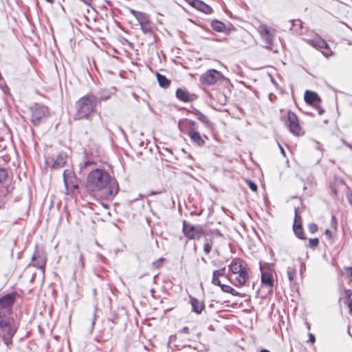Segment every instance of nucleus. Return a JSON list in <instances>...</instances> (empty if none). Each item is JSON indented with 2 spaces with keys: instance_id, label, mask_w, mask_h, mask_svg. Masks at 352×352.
Here are the masks:
<instances>
[{
  "instance_id": "1",
  "label": "nucleus",
  "mask_w": 352,
  "mask_h": 352,
  "mask_svg": "<svg viewBox=\"0 0 352 352\" xmlns=\"http://www.w3.org/2000/svg\"><path fill=\"white\" fill-rule=\"evenodd\" d=\"M86 189L92 195H100L104 199L113 197L118 192L116 180L104 169L95 168L87 175Z\"/></svg>"
},
{
  "instance_id": "2",
  "label": "nucleus",
  "mask_w": 352,
  "mask_h": 352,
  "mask_svg": "<svg viewBox=\"0 0 352 352\" xmlns=\"http://www.w3.org/2000/svg\"><path fill=\"white\" fill-rule=\"evenodd\" d=\"M16 293L12 292L0 298V336L7 346L12 344V338L18 326L11 316Z\"/></svg>"
},
{
  "instance_id": "3",
  "label": "nucleus",
  "mask_w": 352,
  "mask_h": 352,
  "mask_svg": "<svg viewBox=\"0 0 352 352\" xmlns=\"http://www.w3.org/2000/svg\"><path fill=\"white\" fill-rule=\"evenodd\" d=\"M178 128L182 133L188 134L191 142L197 146H204L206 140H208L206 135L200 134L198 131V124L195 121L188 119L180 120L178 122Z\"/></svg>"
},
{
  "instance_id": "4",
  "label": "nucleus",
  "mask_w": 352,
  "mask_h": 352,
  "mask_svg": "<svg viewBox=\"0 0 352 352\" xmlns=\"http://www.w3.org/2000/svg\"><path fill=\"white\" fill-rule=\"evenodd\" d=\"M97 104V98L92 94H87L82 97L76 103V113L74 118L81 120L87 118L91 112L94 111Z\"/></svg>"
},
{
  "instance_id": "5",
  "label": "nucleus",
  "mask_w": 352,
  "mask_h": 352,
  "mask_svg": "<svg viewBox=\"0 0 352 352\" xmlns=\"http://www.w3.org/2000/svg\"><path fill=\"white\" fill-rule=\"evenodd\" d=\"M228 268L232 274H238L235 279L236 282L234 283L235 286L244 285L248 278V269L243 265L242 260L237 258H234L228 265Z\"/></svg>"
},
{
  "instance_id": "6",
  "label": "nucleus",
  "mask_w": 352,
  "mask_h": 352,
  "mask_svg": "<svg viewBox=\"0 0 352 352\" xmlns=\"http://www.w3.org/2000/svg\"><path fill=\"white\" fill-rule=\"evenodd\" d=\"M314 34V36L313 38H309L307 35L303 38V39L310 45L320 50L324 56L328 57L332 54V52L329 47L327 42L322 39L318 34Z\"/></svg>"
},
{
  "instance_id": "7",
  "label": "nucleus",
  "mask_w": 352,
  "mask_h": 352,
  "mask_svg": "<svg viewBox=\"0 0 352 352\" xmlns=\"http://www.w3.org/2000/svg\"><path fill=\"white\" fill-rule=\"evenodd\" d=\"M223 75L219 71L211 69L207 70L199 77V82L204 85H213L223 79Z\"/></svg>"
},
{
  "instance_id": "8",
  "label": "nucleus",
  "mask_w": 352,
  "mask_h": 352,
  "mask_svg": "<svg viewBox=\"0 0 352 352\" xmlns=\"http://www.w3.org/2000/svg\"><path fill=\"white\" fill-rule=\"evenodd\" d=\"M182 232L185 236L190 240L199 239L204 233L200 225L193 226L186 221H183Z\"/></svg>"
},
{
  "instance_id": "9",
  "label": "nucleus",
  "mask_w": 352,
  "mask_h": 352,
  "mask_svg": "<svg viewBox=\"0 0 352 352\" xmlns=\"http://www.w3.org/2000/svg\"><path fill=\"white\" fill-rule=\"evenodd\" d=\"M31 111V120L34 125H38L42 120L46 118L49 114L48 109L46 107L38 104H35L32 106Z\"/></svg>"
},
{
  "instance_id": "10",
  "label": "nucleus",
  "mask_w": 352,
  "mask_h": 352,
  "mask_svg": "<svg viewBox=\"0 0 352 352\" xmlns=\"http://www.w3.org/2000/svg\"><path fill=\"white\" fill-rule=\"evenodd\" d=\"M287 122L289 130L294 135L301 136L304 135L297 116L291 111L287 112Z\"/></svg>"
},
{
  "instance_id": "11",
  "label": "nucleus",
  "mask_w": 352,
  "mask_h": 352,
  "mask_svg": "<svg viewBox=\"0 0 352 352\" xmlns=\"http://www.w3.org/2000/svg\"><path fill=\"white\" fill-rule=\"evenodd\" d=\"M63 180L67 190H74L78 188V179L72 170L67 169L63 172Z\"/></svg>"
},
{
  "instance_id": "12",
  "label": "nucleus",
  "mask_w": 352,
  "mask_h": 352,
  "mask_svg": "<svg viewBox=\"0 0 352 352\" xmlns=\"http://www.w3.org/2000/svg\"><path fill=\"white\" fill-rule=\"evenodd\" d=\"M260 270L261 271L262 284L265 287L272 288L274 287V283L272 270L267 265H261Z\"/></svg>"
},
{
  "instance_id": "13",
  "label": "nucleus",
  "mask_w": 352,
  "mask_h": 352,
  "mask_svg": "<svg viewBox=\"0 0 352 352\" xmlns=\"http://www.w3.org/2000/svg\"><path fill=\"white\" fill-rule=\"evenodd\" d=\"M46 265V257L42 252L38 250L35 251L34 254L32 257V261L30 265H32L36 268H38L44 273L45 267Z\"/></svg>"
},
{
  "instance_id": "14",
  "label": "nucleus",
  "mask_w": 352,
  "mask_h": 352,
  "mask_svg": "<svg viewBox=\"0 0 352 352\" xmlns=\"http://www.w3.org/2000/svg\"><path fill=\"white\" fill-rule=\"evenodd\" d=\"M291 24L290 31L298 35H305L306 28L303 26V23L299 19H294L289 21Z\"/></svg>"
},
{
  "instance_id": "15",
  "label": "nucleus",
  "mask_w": 352,
  "mask_h": 352,
  "mask_svg": "<svg viewBox=\"0 0 352 352\" xmlns=\"http://www.w3.org/2000/svg\"><path fill=\"white\" fill-rule=\"evenodd\" d=\"M187 1L190 6L204 13L210 14L212 12V8L201 0H187Z\"/></svg>"
},
{
  "instance_id": "16",
  "label": "nucleus",
  "mask_w": 352,
  "mask_h": 352,
  "mask_svg": "<svg viewBox=\"0 0 352 352\" xmlns=\"http://www.w3.org/2000/svg\"><path fill=\"white\" fill-rule=\"evenodd\" d=\"M189 303L191 305L192 311L197 314H200L205 308L203 300H200L192 296L189 297Z\"/></svg>"
},
{
  "instance_id": "17",
  "label": "nucleus",
  "mask_w": 352,
  "mask_h": 352,
  "mask_svg": "<svg viewBox=\"0 0 352 352\" xmlns=\"http://www.w3.org/2000/svg\"><path fill=\"white\" fill-rule=\"evenodd\" d=\"M176 97L182 102H191L196 99L195 94H190L187 90L179 88L176 91Z\"/></svg>"
},
{
  "instance_id": "18",
  "label": "nucleus",
  "mask_w": 352,
  "mask_h": 352,
  "mask_svg": "<svg viewBox=\"0 0 352 352\" xmlns=\"http://www.w3.org/2000/svg\"><path fill=\"white\" fill-rule=\"evenodd\" d=\"M298 219H300V217L296 214L295 221L293 226L294 232L298 238L304 239L305 238L304 236L303 229L300 223H298Z\"/></svg>"
},
{
  "instance_id": "19",
  "label": "nucleus",
  "mask_w": 352,
  "mask_h": 352,
  "mask_svg": "<svg viewBox=\"0 0 352 352\" xmlns=\"http://www.w3.org/2000/svg\"><path fill=\"white\" fill-rule=\"evenodd\" d=\"M131 12L138 20L140 25L147 23L148 22H150L149 16L147 14L141 12H138V11H135L133 10H131Z\"/></svg>"
},
{
  "instance_id": "20",
  "label": "nucleus",
  "mask_w": 352,
  "mask_h": 352,
  "mask_svg": "<svg viewBox=\"0 0 352 352\" xmlns=\"http://www.w3.org/2000/svg\"><path fill=\"white\" fill-rule=\"evenodd\" d=\"M305 101L308 104H313L320 100L317 94L311 91H306L305 93Z\"/></svg>"
},
{
  "instance_id": "21",
  "label": "nucleus",
  "mask_w": 352,
  "mask_h": 352,
  "mask_svg": "<svg viewBox=\"0 0 352 352\" xmlns=\"http://www.w3.org/2000/svg\"><path fill=\"white\" fill-rule=\"evenodd\" d=\"M66 163V155L60 154L54 160L52 164V168L55 169L63 167Z\"/></svg>"
},
{
  "instance_id": "22",
  "label": "nucleus",
  "mask_w": 352,
  "mask_h": 352,
  "mask_svg": "<svg viewBox=\"0 0 352 352\" xmlns=\"http://www.w3.org/2000/svg\"><path fill=\"white\" fill-rule=\"evenodd\" d=\"M157 79L159 85L163 88H167L170 84V81L167 78L159 73H157Z\"/></svg>"
},
{
  "instance_id": "23",
  "label": "nucleus",
  "mask_w": 352,
  "mask_h": 352,
  "mask_svg": "<svg viewBox=\"0 0 352 352\" xmlns=\"http://www.w3.org/2000/svg\"><path fill=\"white\" fill-rule=\"evenodd\" d=\"M296 274V269L294 265L287 267V275L289 280L292 283L294 280V278Z\"/></svg>"
},
{
  "instance_id": "24",
  "label": "nucleus",
  "mask_w": 352,
  "mask_h": 352,
  "mask_svg": "<svg viewBox=\"0 0 352 352\" xmlns=\"http://www.w3.org/2000/svg\"><path fill=\"white\" fill-rule=\"evenodd\" d=\"M220 287L221 288V290L223 292L231 294L232 295H233L234 296H239V293L238 292H236L231 286L221 284V286H220Z\"/></svg>"
},
{
  "instance_id": "25",
  "label": "nucleus",
  "mask_w": 352,
  "mask_h": 352,
  "mask_svg": "<svg viewBox=\"0 0 352 352\" xmlns=\"http://www.w3.org/2000/svg\"><path fill=\"white\" fill-rule=\"evenodd\" d=\"M212 29L217 32H223L225 30V24L219 21H214L212 22Z\"/></svg>"
},
{
  "instance_id": "26",
  "label": "nucleus",
  "mask_w": 352,
  "mask_h": 352,
  "mask_svg": "<svg viewBox=\"0 0 352 352\" xmlns=\"http://www.w3.org/2000/svg\"><path fill=\"white\" fill-rule=\"evenodd\" d=\"M193 113H194V115H195L197 116V119L199 120L203 123H204L206 124H209L208 118L199 110L195 109L193 111Z\"/></svg>"
},
{
  "instance_id": "27",
  "label": "nucleus",
  "mask_w": 352,
  "mask_h": 352,
  "mask_svg": "<svg viewBox=\"0 0 352 352\" xmlns=\"http://www.w3.org/2000/svg\"><path fill=\"white\" fill-rule=\"evenodd\" d=\"M85 266V262H84V256L81 254L79 258V260L78 261V263L76 265V267L74 270V274L77 273L78 272H81L84 268Z\"/></svg>"
},
{
  "instance_id": "28",
  "label": "nucleus",
  "mask_w": 352,
  "mask_h": 352,
  "mask_svg": "<svg viewBox=\"0 0 352 352\" xmlns=\"http://www.w3.org/2000/svg\"><path fill=\"white\" fill-rule=\"evenodd\" d=\"M257 30L259 32L261 38L271 32L266 25H260L258 27Z\"/></svg>"
},
{
  "instance_id": "29",
  "label": "nucleus",
  "mask_w": 352,
  "mask_h": 352,
  "mask_svg": "<svg viewBox=\"0 0 352 352\" xmlns=\"http://www.w3.org/2000/svg\"><path fill=\"white\" fill-rule=\"evenodd\" d=\"M257 30L259 32L261 38L271 32L266 25H260L258 27Z\"/></svg>"
},
{
  "instance_id": "30",
  "label": "nucleus",
  "mask_w": 352,
  "mask_h": 352,
  "mask_svg": "<svg viewBox=\"0 0 352 352\" xmlns=\"http://www.w3.org/2000/svg\"><path fill=\"white\" fill-rule=\"evenodd\" d=\"M262 38L267 45H272L274 40V34L270 32V34L263 36Z\"/></svg>"
},
{
  "instance_id": "31",
  "label": "nucleus",
  "mask_w": 352,
  "mask_h": 352,
  "mask_svg": "<svg viewBox=\"0 0 352 352\" xmlns=\"http://www.w3.org/2000/svg\"><path fill=\"white\" fill-rule=\"evenodd\" d=\"M8 177L7 170L5 168H0V184L3 183Z\"/></svg>"
},
{
  "instance_id": "32",
  "label": "nucleus",
  "mask_w": 352,
  "mask_h": 352,
  "mask_svg": "<svg viewBox=\"0 0 352 352\" xmlns=\"http://www.w3.org/2000/svg\"><path fill=\"white\" fill-rule=\"evenodd\" d=\"M319 240L317 238L310 239L309 240V246L311 248H314L318 246Z\"/></svg>"
},
{
  "instance_id": "33",
  "label": "nucleus",
  "mask_w": 352,
  "mask_h": 352,
  "mask_svg": "<svg viewBox=\"0 0 352 352\" xmlns=\"http://www.w3.org/2000/svg\"><path fill=\"white\" fill-rule=\"evenodd\" d=\"M212 244L209 243L208 241L204 243V251L206 254H208L212 250Z\"/></svg>"
},
{
  "instance_id": "34",
  "label": "nucleus",
  "mask_w": 352,
  "mask_h": 352,
  "mask_svg": "<svg viewBox=\"0 0 352 352\" xmlns=\"http://www.w3.org/2000/svg\"><path fill=\"white\" fill-rule=\"evenodd\" d=\"M308 229L311 234H314L318 231V228L316 223H311L309 224Z\"/></svg>"
},
{
  "instance_id": "35",
  "label": "nucleus",
  "mask_w": 352,
  "mask_h": 352,
  "mask_svg": "<svg viewBox=\"0 0 352 352\" xmlns=\"http://www.w3.org/2000/svg\"><path fill=\"white\" fill-rule=\"evenodd\" d=\"M141 30L143 32L147 33L151 31V27H150V22H148L147 23L141 24Z\"/></svg>"
},
{
  "instance_id": "36",
  "label": "nucleus",
  "mask_w": 352,
  "mask_h": 352,
  "mask_svg": "<svg viewBox=\"0 0 352 352\" xmlns=\"http://www.w3.org/2000/svg\"><path fill=\"white\" fill-rule=\"evenodd\" d=\"M214 274L216 276H223L226 275V267H223L220 270H214Z\"/></svg>"
},
{
  "instance_id": "37",
  "label": "nucleus",
  "mask_w": 352,
  "mask_h": 352,
  "mask_svg": "<svg viewBox=\"0 0 352 352\" xmlns=\"http://www.w3.org/2000/svg\"><path fill=\"white\" fill-rule=\"evenodd\" d=\"M212 283L213 285H214L221 286V281L219 280V276H216L214 275V272L212 273Z\"/></svg>"
},
{
  "instance_id": "38",
  "label": "nucleus",
  "mask_w": 352,
  "mask_h": 352,
  "mask_svg": "<svg viewBox=\"0 0 352 352\" xmlns=\"http://www.w3.org/2000/svg\"><path fill=\"white\" fill-rule=\"evenodd\" d=\"M247 184L249 186V188L254 192H256L257 190V186L256 184L253 182L251 180H247Z\"/></svg>"
},
{
  "instance_id": "39",
  "label": "nucleus",
  "mask_w": 352,
  "mask_h": 352,
  "mask_svg": "<svg viewBox=\"0 0 352 352\" xmlns=\"http://www.w3.org/2000/svg\"><path fill=\"white\" fill-rule=\"evenodd\" d=\"M331 227H332L335 230H337L338 222H337V220H336V219L335 216H333V215H332V217H331Z\"/></svg>"
},
{
  "instance_id": "40",
  "label": "nucleus",
  "mask_w": 352,
  "mask_h": 352,
  "mask_svg": "<svg viewBox=\"0 0 352 352\" xmlns=\"http://www.w3.org/2000/svg\"><path fill=\"white\" fill-rule=\"evenodd\" d=\"M91 164H92V162H91L90 161H86V162H83L82 164H81L80 165V171H82L83 168H87L88 166L91 165Z\"/></svg>"
},
{
  "instance_id": "41",
  "label": "nucleus",
  "mask_w": 352,
  "mask_h": 352,
  "mask_svg": "<svg viewBox=\"0 0 352 352\" xmlns=\"http://www.w3.org/2000/svg\"><path fill=\"white\" fill-rule=\"evenodd\" d=\"M352 295V291L351 289H345L344 290V296L348 300L351 299V296Z\"/></svg>"
},
{
  "instance_id": "42",
  "label": "nucleus",
  "mask_w": 352,
  "mask_h": 352,
  "mask_svg": "<svg viewBox=\"0 0 352 352\" xmlns=\"http://www.w3.org/2000/svg\"><path fill=\"white\" fill-rule=\"evenodd\" d=\"M163 261V258H161L158 261H156L155 262L153 263V266H155V267H159L162 265V263Z\"/></svg>"
},
{
  "instance_id": "43",
  "label": "nucleus",
  "mask_w": 352,
  "mask_h": 352,
  "mask_svg": "<svg viewBox=\"0 0 352 352\" xmlns=\"http://www.w3.org/2000/svg\"><path fill=\"white\" fill-rule=\"evenodd\" d=\"M347 306L349 309V311L352 313V298L348 300Z\"/></svg>"
},
{
  "instance_id": "44",
  "label": "nucleus",
  "mask_w": 352,
  "mask_h": 352,
  "mask_svg": "<svg viewBox=\"0 0 352 352\" xmlns=\"http://www.w3.org/2000/svg\"><path fill=\"white\" fill-rule=\"evenodd\" d=\"M309 340L311 342H314L316 341L315 336L313 333H309Z\"/></svg>"
},
{
  "instance_id": "45",
  "label": "nucleus",
  "mask_w": 352,
  "mask_h": 352,
  "mask_svg": "<svg viewBox=\"0 0 352 352\" xmlns=\"http://www.w3.org/2000/svg\"><path fill=\"white\" fill-rule=\"evenodd\" d=\"M109 98H110V95H104V96H101L102 100H107Z\"/></svg>"
},
{
  "instance_id": "46",
  "label": "nucleus",
  "mask_w": 352,
  "mask_h": 352,
  "mask_svg": "<svg viewBox=\"0 0 352 352\" xmlns=\"http://www.w3.org/2000/svg\"><path fill=\"white\" fill-rule=\"evenodd\" d=\"M161 192L160 191H151L149 193H148V196H151V195H157V194H160Z\"/></svg>"
},
{
  "instance_id": "47",
  "label": "nucleus",
  "mask_w": 352,
  "mask_h": 352,
  "mask_svg": "<svg viewBox=\"0 0 352 352\" xmlns=\"http://www.w3.org/2000/svg\"><path fill=\"white\" fill-rule=\"evenodd\" d=\"M182 332L186 333H189V329H188V327H184L182 329Z\"/></svg>"
},
{
  "instance_id": "48",
  "label": "nucleus",
  "mask_w": 352,
  "mask_h": 352,
  "mask_svg": "<svg viewBox=\"0 0 352 352\" xmlns=\"http://www.w3.org/2000/svg\"><path fill=\"white\" fill-rule=\"evenodd\" d=\"M343 143L347 146L349 147V148L352 149V145L349 143H347L346 142H345L344 140H342Z\"/></svg>"
},
{
  "instance_id": "49",
  "label": "nucleus",
  "mask_w": 352,
  "mask_h": 352,
  "mask_svg": "<svg viewBox=\"0 0 352 352\" xmlns=\"http://www.w3.org/2000/svg\"><path fill=\"white\" fill-rule=\"evenodd\" d=\"M278 146H279V148H280V150L281 153H282L284 156H285V151H284L283 148V147L281 146V145H280V144H278Z\"/></svg>"
},
{
  "instance_id": "50",
  "label": "nucleus",
  "mask_w": 352,
  "mask_h": 352,
  "mask_svg": "<svg viewBox=\"0 0 352 352\" xmlns=\"http://www.w3.org/2000/svg\"><path fill=\"white\" fill-rule=\"evenodd\" d=\"M325 234H326L327 236H328L329 237H331V231H330V230H326V231H325Z\"/></svg>"
},
{
  "instance_id": "51",
  "label": "nucleus",
  "mask_w": 352,
  "mask_h": 352,
  "mask_svg": "<svg viewBox=\"0 0 352 352\" xmlns=\"http://www.w3.org/2000/svg\"><path fill=\"white\" fill-rule=\"evenodd\" d=\"M318 113L320 115H322L324 113V110L322 108L318 107Z\"/></svg>"
},
{
  "instance_id": "52",
  "label": "nucleus",
  "mask_w": 352,
  "mask_h": 352,
  "mask_svg": "<svg viewBox=\"0 0 352 352\" xmlns=\"http://www.w3.org/2000/svg\"><path fill=\"white\" fill-rule=\"evenodd\" d=\"M260 352H270V351L267 349H261Z\"/></svg>"
},
{
  "instance_id": "53",
  "label": "nucleus",
  "mask_w": 352,
  "mask_h": 352,
  "mask_svg": "<svg viewBox=\"0 0 352 352\" xmlns=\"http://www.w3.org/2000/svg\"><path fill=\"white\" fill-rule=\"evenodd\" d=\"M47 3H53L54 0H45Z\"/></svg>"
},
{
  "instance_id": "54",
  "label": "nucleus",
  "mask_w": 352,
  "mask_h": 352,
  "mask_svg": "<svg viewBox=\"0 0 352 352\" xmlns=\"http://www.w3.org/2000/svg\"><path fill=\"white\" fill-rule=\"evenodd\" d=\"M350 276H351V281L352 282V268L351 269Z\"/></svg>"
},
{
  "instance_id": "55",
  "label": "nucleus",
  "mask_w": 352,
  "mask_h": 352,
  "mask_svg": "<svg viewBox=\"0 0 352 352\" xmlns=\"http://www.w3.org/2000/svg\"><path fill=\"white\" fill-rule=\"evenodd\" d=\"M201 260L205 263L206 262V259L204 257L201 258Z\"/></svg>"
}]
</instances>
